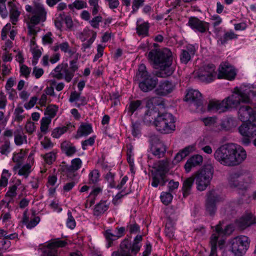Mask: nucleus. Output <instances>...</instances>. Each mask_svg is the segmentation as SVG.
Listing matches in <instances>:
<instances>
[{
	"label": "nucleus",
	"mask_w": 256,
	"mask_h": 256,
	"mask_svg": "<svg viewBox=\"0 0 256 256\" xmlns=\"http://www.w3.org/2000/svg\"><path fill=\"white\" fill-rule=\"evenodd\" d=\"M255 96L256 94L250 90L244 89L242 87H236L232 94L222 101L212 100L210 101L208 110L209 112H224L232 108H236L242 103L250 102V95Z\"/></svg>",
	"instance_id": "1"
},
{
	"label": "nucleus",
	"mask_w": 256,
	"mask_h": 256,
	"mask_svg": "<svg viewBox=\"0 0 256 256\" xmlns=\"http://www.w3.org/2000/svg\"><path fill=\"white\" fill-rule=\"evenodd\" d=\"M214 157L224 166H234L246 159V153L240 146L230 143L218 148L214 153Z\"/></svg>",
	"instance_id": "2"
},
{
	"label": "nucleus",
	"mask_w": 256,
	"mask_h": 256,
	"mask_svg": "<svg viewBox=\"0 0 256 256\" xmlns=\"http://www.w3.org/2000/svg\"><path fill=\"white\" fill-rule=\"evenodd\" d=\"M148 56L155 66L160 68L156 72L158 76L164 78L172 74L174 68L172 66V53L169 49L152 50L149 52Z\"/></svg>",
	"instance_id": "3"
},
{
	"label": "nucleus",
	"mask_w": 256,
	"mask_h": 256,
	"mask_svg": "<svg viewBox=\"0 0 256 256\" xmlns=\"http://www.w3.org/2000/svg\"><path fill=\"white\" fill-rule=\"evenodd\" d=\"M26 10L28 12V15L30 20L28 24V30L30 34H37L40 30L36 25L44 22L46 17V12L44 5L40 2H35L34 7L30 5H26Z\"/></svg>",
	"instance_id": "4"
},
{
	"label": "nucleus",
	"mask_w": 256,
	"mask_h": 256,
	"mask_svg": "<svg viewBox=\"0 0 256 256\" xmlns=\"http://www.w3.org/2000/svg\"><path fill=\"white\" fill-rule=\"evenodd\" d=\"M142 236L137 235L132 243L127 239L124 240L120 243V250L114 252L112 256H136L142 246Z\"/></svg>",
	"instance_id": "5"
},
{
	"label": "nucleus",
	"mask_w": 256,
	"mask_h": 256,
	"mask_svg": "<svg viewBox=\"0 0 256 256\" xmlns=\"http://www.w3.org/2000/svg\"><path fill=\"white\" fill-rule=\"evenodd\" d=\"M136 80L139 81V87L144 92H148L153 90L158 83V79L148 74L144 64L139 66L136 73Z\"/></svg>",
	"instance_id": "6"
},
{
	"label": "nucleus",
	"mask_w": 256,
	"mask_h": 256,
	"mask_svg": "<svg viewBox=\"0 0 256 256\" xmlns=\"http://www.w3.org/2000/svg\"><path fill=\"white\" fill-rule=\"evenodd\" d=\"M156 130L163 134H170L176 128L175 120L170 113H164L158 116L154 120Z\"/></svg>",
	"instance_id": "7"
},
{
	"label": "nucleus",
	"mask_w": 256,
	"mask_h": 256,
	"mask_svg": "<svg viewBox=\"0 0 256 256\" xmlns=\"http://www.w3.org/2000/svg\"><path fill=\"white\" fill-rule=\"evenodd\" d=\"M155 171L152 173V186L156 188L158 185L164 186L166 182V174L170 166L167 160L158 161L154 164Z\"/></svg>",
	"instance_id": "8"
},
{
	"label": "nucleus",
	"mask_w": 256,
	"mask_h": 256,
	"mask_svg": "<svg viewBox=\"0 0 256 256\" xmlns=\"http://www.w3.org/2000/svg\"><path fill=\"white\" fill-rule=\"evenodd\" d=\"M213 167L210 164L205 166L196 175V184L198 190L203 191L210 184L213 176Z\"/></svg>",
	"instance_id": "9"
},
{
	"label": "nucleus",
	"mask_w": 256,
	"mask_h": 256,
	"mask_svg": "<svg viewBox=\"0 0 256 256\" xmlns=\"http://www.w3.org/2000/svg\"><path fill=\"white\" fill-rule=\"evenodd\" d=\"M250 240L246 236L241 235L230 240L231 248L235 256H242L249 246Z\"/></svg>",
	"instance_id": "10"
},
{
	"label": "nucleus",
	"mask_w": 256,
	"mask_h": 256,
	"mask_svg": "<svg viewBox=\"0 0 256 256\" xmlns=\"http://www.w3.org/2000/svg\"><path fill=\"white\" fill-rule=\"evenodd\" d=\"M252 177L250 175H240L238 173H234L230 176L228 184L232 188L246 190L252 182Z\"/></svg>",
	"instance_id": "11"
},
{
	"label": "nucleus",
	"mask_w": 256,
	"mask_h": 256,
	"mask_svg": "<svg viewBox=\"0 0 256 256\" xmlns=\"http://www.w3.org/2000/svg\"><path fill=\"white\" fill-rule=\"evenodd\" d=\"M198 79L203 82H210L217 78L216 66L212 64H208L202 67L198 73Z\"/></svg>",
	"instance_id": "12"
},
{
	"label": "nucleus",
	"mask_w": 256,
	"mask_h": 256,
	"mask_svg": "<svg viewBox=\"0 0 256 256\" xmlns=\"http://www.w3.org/2000/svg\"><path fill=\"white\" fill-rule=\"evenodd\" d=\"M67 244L66 240L58 238L54 240L42 249L41 256H58L60 252L58 248L64 246Z\"/></svg>",
	"instance_id": "13"
},
{
	"label": "nucleus",
	"mask_w": 256,
	"mask_h": 256,
	"mask_svg": "<svg viewBox=\"0 0 256 256\" xmlns=\"http://www.w3.org/2000/svg\"><path fill=\"white\" fill-rule=\"evenodd\" d=\"M185 100L195 106L197 112L202 111V94L198 90H189L185 96Z\"/></svg>",
	"instance_id": "14"
},
{
	"label": "nucleus",
	"mask_w": 256,
	"mask_h": 256,
	"mask_svg": "<svg viewBox=\"0 0 256 256\" xmlns=\"http://www.w3.org/2000/svg\"><path fill=\"white\" fill-rule=\"evenodd\" d=\"M157 100L156 98L152 97L148 100L146 102V108L148 110L146 112L144 116L143 121L146 124H150L156 118L158 114L157 110L154 108L153 104Z\"/></svg>",
	"instance_id": "15"
},
{
	"label": "nucleus",
	"mask_w": 256,
	"mask_h": 256,
	"mask_svg": "<svg viewBox=\"0 0 256 256\" xmlns=\"http://www.w3.org/2000/svg\"><path fill=\"white\" fill-rule=\"evenodd\" d=\"M238 118L242 122H256V109L254 110L248 106H241L238 110Z\"/></svg>",
	"instance_id": "16"
},
{
	"label": "nucleus",
	"mask_w": 256,
	"mask_h": 256,
	"mask_svg": "<svg viewBox=\"0 0 256 256\" xmlns=\"http://www.w3.org/2000/svg\"><path fill=\"white\" fill-rule=\"evenodd\" d=\"M236 76V71L234 68L231 65L225 63L220 64V66L217 78L232 80Z\"/></svg>",
	"instance_id": "17"
},
{
	"label": "nucleus",
	"mask_w": 256,
	"mask_h": 256,
	"mask_svg": "<svg viewBox=\"0 0 256 256\" xmlns=\"http://www.w3.org/2000/svg\"><path fill=\"white\" fill-rule=\"evenodd\" d=\"M77 64V60L75 59L70 62V66L68 67L67 64L64 65L62 71V78L68 82H70L73 78L74 73L78 70Z\"/></svg>",
	"instance_id": "18"
},
{
	"label": "nucleus",
	"mask_w": 256,
	"mask_h": 256,
	"mask_svg": "<svg viewBox=\"0 0 256 256\" xmlns=\"http://www.w3.org/2000/svg\"><path fill=\"white\" fill-rule=\"evenodd\" d=\"M174 88V85L171 82L167 80L160 82L155 90L156 94L165 96L171 93Z\"/></svg>",
	"instance_id": "19"
},
{
	"label": "nucleus",
	"mask_w": 256,
	"mask_h": 256,
	"mask_svg": "<svg viewBox=\"0 0 256 256\" xmlns=\"http://www.w3.org/2000/svg\"><path fill=\"white\" fill-rule=\"evenodd\" d=\"M218 200V196L215 191L210 192L208 194L206 207V211L212 215L216 212V203Z\"/></svg>",
	"instance_id": "20"
},
{
	"label": "nucleus",
	"mask_w": 256,
	"mask_h": 256,
	"mask_svg": "<svg viewBox=\"0 0 256 256\" xmlns=\"http://www.w3.org/2000/svg\"><path fill=\"white\" fill-rule=\"evenodd\" d=\"M238 132L243 136H256V124L251 122L243 123L238 128Z\"/></svg>",
	"instance_id": "21"
},
{
	"label": "nucleus",
	"mask_w": 256,
	"mask_h": 256,
	"mask_svg": "<svg viewBox=\"0 0 256 256\" xmlns=\"http://www.w3.org/2000/svg\"><path fill=\"white\" fill-rule=\"evenodd\" d=\"M256 222V218L250 212H246L236 221L238 226L242 230L250 226Z\"/></svg>",
	"instance_id": "22"
},
{
	"label": "nucleus",
	"mask_w": 256,
	"mask_h": 256,
	"mask_svg": "<svg viewBox=\"0 0 256 256\" xmlns=\"http://www.w3.org/2000/svg\"><path fill=\"white\" fill-rule=\"evenodd\" d=\"M188 25L192 29L200 32H204L207 29V24L196 18L191 17L189 18Z\"/></svg>",
	"instance_id": "23"
},
{
	"label": "nucleus",
	"mask_w": 256,
	"mask_h": 256,
	"mask_svg": "<svg viewBox=\"0 0 256 256\" xmlns=\"http://www.w3.org/2000/svg\"><path fill=\"white\" fill-rule=\"evenodd\" d=\"M203 160L202 156L200 154H196L191 156L184 165L186 172L188 173L190 172L193 167L200 165Z\"/></svg>",
	"instance_id": "24"
},
{
	"label": "nucleus",
	"mask_w": 256,
	"mask_h": 256,
	"mask_svg": "<svg viewBox=\"0 0 256 256\" xmlns=\"http://www.w3.org/2000/svg\"><path fill=\"white\" fill-rule=\"evenodd\" d=\"M60 50L64 53L66 56L69 58L74 56L76 59L78 60L79 57V54L76 52V50L74 48H71L69 43L66 42H64L60 43Z\"/></svg>",
	"instance_id": "25"
},
{
	"label": "nucleus",
	"mask_w": 256,
	"mask_h": 256,
	"mask_svg": "<svg viewBox=\"0 0 256 256\" xmlns=\"http://www.w3.org/2000/svg\"><path fill=\"white\" fill-rule=\"evenodd\" d=\"M237 120L233 117H226L222 119L220 124L221 130L228 131L232 130L233 128L237 126Z\"/></svg>",
	"instance_id": "26"
},
{
	"label": "nucleus",
	"mask_w": 256,
	"mask_h": 256,
	"mask_svg": "<svg viewBox=\"0 0 256 256\" xmlns=\"http://www.w3.org/2000/svg\"><path fill=\"white\" fill-rule=\"evenodd\" d=\"M195 150L194 145H190L180 151L174 156L172 162L176 164L182 161L184 158L188 156L190 153Z\"/></svg>",
	"instance_id": "27"
},
{
	"label": "nucleus",
	"mask_w": 256,
	"mask_h": 256,
	"mask_svg": "<svg viewBox=\"0 0 256 256\" xmlns=\"http://www.w3.org/2000/svg\"><path fill=\"white\" fill-rule=\"evenodd\" d=\"M152 154L158 158L162 157L166 151V147L164 143L157 139V142H152L151 148Z\"/></svg>",
	"instance_id": "28"
},
{
	"label": "nucleus",
	"mask_w": 256,
	"mask_h": 256,
	"mask_svg": "<svg viewBox=\"0 0 256 256\" xmlns=\"http://www.w3.org/2000/svg\"><path fill=\"white\" fill-rule=\"evenodd\" d=\"M149 24L147 22H144L142 19H139L136 22V32L138 36L142 37L148 35Z\"/></svg>",
	"instance_id": "29"
},
{
	"label": "nucleus",
	"mask_w": 256,
	"mask_h": 256,
	"mask_svg": "<svg viewBox=\"0 0 256 256\" xmlns=\"http://www.w3.org/2000/svg\"><path fill=\"white\" fill-rule=\"evenodd\" d=\"M8 7L10 11V21L13 24H16L20 15L15 2L10 1L8 2Z\"/></svg>",
	"instance_id": "30"
},
{
	"label": "nucleus",
	"mask_w": 256,
	"mask_h": 256,
	"mask_svg": "<svg viewBox=\"0 0 256 256\" xmlns=\"http://www.w3.org/2000/svg\"><path fill=\"white\" fill-rule=\"evenodd\" d=\"M14 142L16 146H20L28 143L27 136L20 130H16L14 132Z\"/></svg>",
	"instance_id": "31"
},
{
	"label": "nucleus",
	"mask_w": 256,
	"mask_h": 256,
	"mask_svg": "<svg viewBox=\"0 0 256 256\" xmlns=\"http://www.w3.org/2000/svg\"><path fill=\"white\" fill-rule=\"evenodd\" d=\"M194 180V178L192 176L189 177L184 180L182 190L184 197H186L190 194Z\"/></svg>",
	"instance_id": "32"
},
{
	"label": "nucleus",
	"mask_w": 256,
	"mask_h": 256,
	"mask_svg": "<svg viewBox=\"0 0 256 256\" xmlns=\"http://www.w3.org/2000/svg\"><path fill=\"white\" fill-rule=\"evenodd\" d=\"M216 243L217 236L213 235L210 238L211 252L210 256H217L216 254ZM234 254L232 252H224L222 256H234Z\"/></svg>",
	"instance_id": "33"
},
{
	"label": "nucleus",
	"mask_w": 256,
	"mask_h": 256,
	"mask_svg": "<svg viewBox=\"0 0 256 256\" xmlns=\"http://www.w3.org/2000/svg\"><path fill=\"white\" fill-rule=\"evenodd\" d=\"M27 211H25L24 212L22 222L23 223L26 224V228L28 229H32L35 227L40 222V218L38 216H35L29 220L28 218L26 215Z\"/></svg>",
	"instance_id": "34"
},
{
	"label": "nucleus",
	"mask_w": 256,
	"mask_h": 256,
	"mask_svg": "<svg viewBox=\"0 0 256 256\" xmlns=\"http://www.w3.org/2000/svg\"><path fill=\"white\" fill-rule=\"evenodd\" d=\"M234 230V227L232 224H228L226 226L223 230L222 228L221 224L220 223L216 225L215 228L216 233L212 234V236L213 235H216L217 236V240L218 239V236L220 234H230Z\"/></svg>",
	"instance_id": "35"
},
{
	"label": "nucleus",
	"mask_w": 256,
	"mask_h": 256,
	"mask_svg": "<svg viewBox=\"0 0 256 256\" xmlns=\"http://www.w3.org/2000/svg\"><path fill=\"white\" fill-rule=\"evenodd\" d=\"M109 208V202L106 200H101L96 204L94 210V214L99 216Z\"/></svg>",
	"instance_id": "36"
},
{
	"label": "nucleus",
	"mask_w": 256,
	"mask_h": 256,
	"mask_svg": "<svg viewBox=\"0 0 256 256\" xmlns=\"http://www.w3.org/2000/svg\"><path fill=\"white\" fill-rule=\"evenodd\" d=\"M82 166V161L80 158L73 159L71 162V164L67 168V172L69 176L71 173L74 172L79 170Z\"/></svg>",
	"instance_id": "37"
},
{
	"label": "nucleus",
	"mask_w": 256,
	"mask_h": 256,
	"mask_svg": "<svg viewBox=\"0 0 256 256\" xmlns=\"http://www.w3.org/2000/svg\"><path fill=\"white\" fill-rule=\"evenodd\" d=\"M92 132V127L90 124H82L78 130L77 134L80 137L86 136Z\"/></svg>",
	"instance_id": "38"
},
{
	"label": "nucleus",
	"mask_w": 256,
	"mask_h": 256,
	"mask_svg": "<svg viewBox=\"0 0 256 256\" xmlns=\"http://www.w3.org/2000/svg\"><path fill=\"white\" fill-rule=\"evenodd\" d=\"M237 38L238 35L233 31L230 30L226 32L222 36H220L219 38L218 42H220L222 44H226L228 41L234 39H236Z\"/></svg>",
	"instance_id": "39"
},
{
	"label": "nucleus",
	"mask_w": 256,
	"mask_h": 256,
	"mask_svg": "<svg viewBox=\"0 0 256 256\" xmlns=\"http://www.w3.org/2000/svg\"><path fill=\"white\" fill-rule=\"evenodd\" d=\"M11 174L6 170H4L0 178V190L7 186L8 178H10Z\"/></svg>",
	"instance_id": "40"
},
{
	"label": "nucleus",
	"mask_w": 256,
	"mask_h": 256,
	"mask_svg": "<svg viewBox=\"0 0 256 256\" xmlns=\"http://www.w3.org/2000/svg\"><path fill=\"white\" fill-rule=\"evenodd\" d=\"M100 174L98 170H94L88 174V182L95 184L100 180Z\"/></svg>",
	"instance_id": "41"
},
{
	"label": "nucleus",
	"mask_w": 256,
	"mask_h": 256,
	"mask_svg": "<svg viewBox=\"0 0 256 256\" xmlns=\"http://www.w3.org/2000/svg\"><path fill=\"white\" fill-rule=\"evenodd\" d=\"M12 151L11 144L8 140H6L0 146V153L7 156Z\"/></svg>",
	"instance_id": "42"
},
{
	"label": "nucleus",
	"mask_w": 256,
	"mask_h": 256,
	"mask_svg": "<svg viewBox=\"0 0 256 256\" xmlns=\"http://www.w3.org/2000/svg\"><path fill=\"white\" fill-rule=\"evenodd\" d=\"M104 236L106 238L108 241V244L106 247L108 248H110L112 246V244L113 241L118 239L117 236L116 234H114L110 230H107L106 231Z\"/></svg>",
	"instance_id": "43"
},
{
	"label": "nucleus",
	"mask_w": 256,
	"mask_h": 256,
	"mask_svg": "<svg viewBox=\"0 0 256 256\" xmlns=\"http://www.w3.org/2000/svg\"><path fill=\"white\" fill-rule=\"evenodd\" d=\"M58 107L56 105H50L46 108L44 114L46 117L50 118L51 119L54 118L58 111Z\"/></svg>",
	"instance_id": "44"
},
{
	"label": "nucleus",
	"mask_w": 256,
	"mask_h": 256,
	"mask_svg": "<svg viewBox=\"0 0 256 256\" xmlns=\"http://www.w3.org/2000/svg\"><path fill=\"white\" fill-rule=\"evenodd\" d=\"M88 3L92 7V15H96L102 9L101 7L98 5V0H89Z\"/></svg>",
	"instance_id": "45"
},
{
	"label": "nucleus",
	"mask_w": 256,
	"mask_h": 256,
	"mask_svg": "<svg viewBox=\"0 0 256 256\" xmlns=\"http://www.w3.org/2000/svg\"><path fill=\"white\" fill-rule=\"evenodd\" d=\"M68 130L66 126L58 127L54 129L52 133V136L56 138H59Z\"/></svg>",
	"instance_id": "46"
},
{
	"label": "nucleus",
	"mask_w": 256,
	"mask_h": 256,
	"mask_svg": "<svg viewBox=\"0 0 256 256\" xmlns=\"http://www.w3.org/2000/svg\"><path fill=\"white\" fill-rule=\"evenodd\" d=\"M31 167L32 166L30 164H24L20 168L18 174L27 178L31 172Z\"/></svg>",
	"instance_id": "47"
},
{
	"label": "nucleus",
	"mask_w": 256,
	"mask_h": 256,
	"mask_svg": "<svg viewBox=\"0 0 256 256\" xmlns=\"http://www.w3.org/2000/svg\"><path fill=\"white\" fill-rule=\"evenodd\" d=\"M96 36V32H92V35L91 38L88 40L86 42H84L82 46V50L83 52H85L86 49L90 48L92 44L94 41Z\"/></svg>",
	"instance_id": "48"
},
{
	"label": "nucleus",
	"mask_w": 256,
	"mask_h": 256,
	"mask_svg": "<svg viewBox=\"0 0 256 256\" xmlns=\"http://www.w3.org/2000/svg\"><path fill=\"white\" fill-rule=\"evenodd\" d=\"M30 51L32 54V64L36 66L38 63V60L42 55V52L38 48L31 49Z\"/></svg>",
	"instance_id": "49"
},
{
	"label": "nucleus",
	"mask_w": 256,
	"mask_h": 256,
	"mask_svg": "<svg viewBox=\"0 0 256 256\" xmlns=\"http://www.w3.org/2000/svg\"><path fill=\"white\" fill-rule=\"evenodd\" d=\"M114 174L110 172L106 174L104 177L108 184V186L110 188H114L116 186V184L114 180Z\"/></svg>",
	"instance_id": "50"
},
{
	"label": "nucleus",
	"mask_w": 256,
	"mask_h": 256,
	"mask_svg": "<svg viewBox=\"0 0 256 256\" xmlns=\"http://www.w3.org/2000/svg\"><path fill=\"white\" fill-rule=\"evenodd\" d=\"M173 196L170 192H162L160 195L161 200L166 205L169 204Z\"/></svg>",
	"instance_id": "51"
},
{
	"label": "nucleus",
	"mask_w": 256,
	"mask_h": 256,
	"mask_svg": "<svg viewBox=\"0 0 256 256\" xmlns=\"http://www.w3.org/2000/svg\"><path fill=\"white\" fill-rule=\"evenodd\" d=\"M52 119L50 118L44 116L40 120V130L42 132H46L48 129V126L50 123Z\"/></svg>",
	"instance_id": "52"
},
{
	"label": "nucleus",
	"mask_w": 256,
	"mask_h": 256,
	"mask_svg": "<svg viewBox=\"0 0 256 256\" xmlns=\"http://www.w3.org/2000/svg\"><path fill=\"white\" fill-rule=\"evenodd\" d=\"M43 158L47 164H50L56 160V153L54 151L48 152L43 156Z\"/></svg>",
	"instance_id": "53"
},
{
	"label": "nucleus",
	"mask_w": 256,
	"mask_h": 256,
	"mask_svg": "<svg viewBox=\"0 0 256 256\" xmlns=\"http://www.w3.org/2000/svg\"><path fill=\"white\" fill-rule=\"evenodd\" d=\"M66 226L72 230L74 229L76 226V222L74 218L72 216V212L70 211L68 212V218L66 220Z\"/></svg>",
	"instance_id": "54"
},
{
	"label": "nucleus",
	"mask_w": 256,
	"mask_h": 256,
	"mask_svg": "<svg viewBox=\"0 0 256 256\" xmlns=\"http://www.w3.org/2000/svg\"><path fill=\"white\" fill-rule=\"evenodd\" d=\"M141 104V102L138 100L130 102L128 107V112L130 114L132 115L140 106Z\"/></svg>",
	"instance_id": "55"
},
{
	"label": "nucleus",
	"mask_w": 256,
	"mask_h": 256,
	"mask_svg": "<svg viewBox=\"0 0 256 256\" xmlns=\"http://www.w3.org/2000/svg\"><path fill=\"white\" fill-rule=\"evenodd\" d=\"M62 148H64L66 154L68 156L73 155L76 152V148L70 144H66V146H64V144H63Z\"/></svg>",
	"instance_id": "56"
},
{
	"label": "nucleus",
	"mask_w": 256,
	"mask_h": 256,
	"mask_svg": "<svg viewBox=\"0 0 256 256\" xmlns=\"http://www.w3.org/2000/svg\"><path fill=\"white\" fill-rule=\"evenodd\" d=\"M96 137L94 136L90 137L88 139L82 142V146L83 150L88 149V146H92L95 142Z\"/></svg>",
	"instance_id": "57"
},
{
	"label": "nucleus",
	"mask_w": 256,
	"mask_h": 256,
	"mask_svg": "<svg viewBox=\"0 0 256 256\" xmlns=\"http://www.w3.org/2000/svg\"><path fill=\"white\" fill-rule=\"evenodd\" d=\"M64 65L62 64L58 65L54 70V76L58 79L62 78V71L64 68Z\"/></svg>",
	"instance_id": "58"
},
{
	"label": "nucleus",
	"mask_w": 256,
	"mask_h": 256,
	"mask_svg": "<svg viewBox=\"0 0 256 256\" xmlns=\"http://www.w3.org/2000/svg\"><path fill=\"white\" fill-rule=\"evenodd\" d=\"M6 0H0V14L4 18L8 16V12L6 6Z\"/></svg>",
	"instance_id": "59"
},
{
	"label": "nucleus",
	"mask_w": 256,
	"mask_h": 256,
	"mask_svg": "<svg viewBox=\"0 0 256 256\" xmlns=\"http://www.w3.org/2000/svg\"><path fill=\"white\" fill-rule=\"evenodd\" d=\"M192 56L188 54V52L183 50L180 54V60L182 62L186 64L191 59Z\"/></svg>",
	"instance_id": "60"
},
{
	"label": "nucleus",
	"mask_w": 256,
	"mask_h": 256,
	"mask_svg": "<svg viewBox=\"0 0 256 256\" xmlns=\"http://www.w3.org/2000/svg\"><path fill=\"white\" fill-rule=\"evenodd\" d=\"M42 40L44 44H51L53 43L54 40V37L50 32H48L44 35Z\"/></svg>",
	"instance_id": "61"
},
{
	"label": "nucleus",
	"mask_w": 256,
	"mask_h": 256,
	"mask_svg": "<svg viewBox=\"0 0 256 256\" xmlns=\"http://www.w3.org/2000/svg\"><path fill=\"white\" fill-rule=\"evenodd\" d=\"M146 0H133L132 4V12H136L142 6Z\"/></svg>",
	"instance_id": "62"
},
{
	"label": "nucleus",
	"mask_w": 256,
	"mask_h": 256,
	"mask_svg": "<svg viewBox=\"0 0 256 256\" xmlns=\"http://www.w3.org/2000/svg\"><path fill=\"white\" fill-rule=\"evenodd\" d=\"M24 156V152L21 150L18 153L14 154L12 156V160L15 162L19 164L22 160Z\"/></svg>",
	"instance_id": "63"
},
{
	"label": "nucleus",
	"mask_w": 256,
	"mask_h": 256,
	"mask_svg": "<svg viewBox=\"0 0 256 256\" xmlns=\"http://www.w3.org/2000/svg\"><path fill=\"white\" fill-rule=\"evenodd\" d=\"M102 17L101 16H94L92 19L89 21L90 25L94 28H98L99 23L102 21Z\"/></svg>",
	"instance_id": "64"
}]
</instances>
